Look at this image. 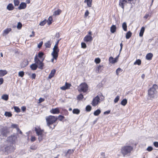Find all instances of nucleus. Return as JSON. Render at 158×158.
<instances>
[{
  "instance_id": "nucleus-1",
  "label": "nucleus",
  "mask_w": 158,
  "mask_h": 158,
  "mask_svg": "<svg viewBox=\"0 0 158 158\" xmlns=\"http://www.w3.org/2000/svg\"><path fill=\"white\" fill-rule=\"evenodd\" d=\"M45 119L47 125L49 128L52 130L54 129L57 124L56 123L58 119L57 116L50 115L46 117Z\"/></svg>"
},
{
  "instance_id": "nucleus-2",
  "label": "nucleus",
  "mask_w": 158,
  "mask_h": 158,
  "mask_svg": "<svg viewBox=\"0 0 158 158\" xmlns=\"http://www.w3.org/2000/svg\"><path fill=\"white\" fill-rule=\"evenodd\" d=\"M44 53L43 52H40L38 55H36L34 58V61L39 65V68L42 69L44 66L43 61L45 59Z\"/></svg>"
},
{
  "instance_id": "nucleus-3",
  "label": "nucleus",
  "mask_w": 158,
  "mask_h": 158,
  "mask_svg": "<svg viewBox=\"0 0 158 158\" xmlns=\"http://www.w3.org/2000/svg\"><path fill=\"white\" fill-rule=\"evenodd\" d=\"M35 131L37 135L38 136V139L39 141L40 142L42 141L45 137V135L44 134V130L41 129L39 127H37L35 128Z\"/></svg>"
},
{
  "instance_id": "nucleus-4",
  "label": "nucleus",
  "mask_w": 158,
  "mask_h": 158,
  "mask_svg": "<svg viewBox=\"0 0 158 158\" xmlns=\"http://www.w3.org/2000/svg\"><path fill=\"white\" fill-rule=\"evenodd\" d=\"M158 86L156 84H154L152 87L148 90V97L150 98H154L157 93L156 89L158 88Z\"/></svg>"
},
{
  "instance_id": "nucleus-5",
  "label": "nucleus",
  "mask_w": 158,
  "mask_h": 158,
  "mask_svg": "<svg viewBox=\"0 0 158 158\" xmlns=\"http://www.w3.org/2000/svg\"><path fill=\"white\" fill-rule=\"evenodd\" d=\"M88 86L85 82L81 83L78 86L77 89L80 92L86 93L88 90Z\"/></svg>"
},
{
  "instance_id": "nucleus-6",
  "label": "nucleus",
  "mask_w": 158,
  "mask_h": 158,
  "mask_svg": "<svg viewBox=\"0 0 158 158\" xmlns=\"http://www.w3.org/2000/svg\"><path fill=\"white\" fill-rule=\"evenodd\" d=\"M60 49L58 47L54 46L53 49V51L52 53V55L53 57L52 61L53 62L54 59L56 60L58 56V53L59 52Z\"/></svg>"
},
{
  "instance_id": "nucleus-7",
  "label": "nucleus",
  "mask_w": 158,
  "mask_h": 158,
  "mask_svg": "<svg viewBox=\"0 0 158 158\" xmlns=\"http://www.w3.org/2000/svg\"><path fill=\"white\" fill-rule=\"evenodd\" d=\"M92 32L89 31L88 33V35H86L84 38V40L85 42L87 43L91 42L93 40V38L91 36Z\"/></svg>"
},
{
  "instance_id": "nucleus-8",
  "label": "nucleus",
  "mask_w": 158,
  "mask_h": 158,
  "mask_svg": "<svg viewBox=\"0 0 158 158\" xmlns=\"http://www.w3.org/2000/svg\"><path fill=\"white\" fill-rule=\"evenodd\" d=\"M100 100L98 96H97L93 99L91 103L92 105L94 106H96L100 102Z\"/></svg>"
},
{
  "instance_id": "nucleus-9",
  "label": "nucleus",
  "mask_w": 158,
  "mask_h": 158,
  "mask_svg": "<svg viewBox=\"0 0 158 158\" xmlns=\"http://www.w3.org/2000/svg\"><path fill=\"white\" fill-rule=\"evenodd\" d=\"M9 141L12 143H15L17 139V136L15 135H11L8 137Z\"/></svg>"
},
{
  "instance_id": "nucleus-10",
  "label": "nucleus",
  "mask_w": 158,
  "mask_h": 158,
  "mask_svg": "<svg viewBox=\"0 0 158 158\" xmlns=\"http://www.w3.org/2000/svg\"><path fill=\"white\" fill-rule=\"evenodd\" d=\"M121 152L124 156L127 154L128 152V146H124L122 148Z\"/></svg>"
},
{
  "instance_id": "nucleus-11",
  "label": "nucleus",
  "mask_w": 158,
  "mask_h": 158,
  "mask_svg": "<svg viewBox=\"0 0 158 158\" xmlns=\"http://www.w3.org/2000/svg\"><path fill=\"white\" fill-rule=\"evenodd\" d=\"M71 86V84L66 82L65 85L60 87V89L62 90H65L69 89Z\"/></svg>"
},
{
  "instance_id": "nucleus-12",
  "label": "nucleus",
  "mask_w": 158,
  "mask_h": 158,
  "mask_svg": "<svg viewBox=\"0 0 158 158\" xmlns=\"http://www.w3.org/2000/svg\"><path fill=\"white\" fill-rule=\"evenodd\" d=\"M50 112L53 114H58L60 113L59 108L57 107L52 109L50 110Z\"/></svg>"
},
{
  "instance_id": "nucleus-13",
  "label": "nucleus",
  "mask_w": 158,
  "mask_h": 158,
  "mask_svg": "<svg viewBox=\"0 0 158 158\" xmlns=\"http://www.w3.org/2000/svg\"><path fill=\"white\" fill-rule=\"evenodd\" d=\"M27 6V4L26 3L22 2L19 4V6L18 7V9L19 10L24 9L26 8Z\"/></svg>"
},
{
  "instance_id": "nucleus-14",
  "label": "nucleus",
  "mask_w": 158,
  "mask_h": 158,
  "mask_svg": "<svg viewBox=\"0 0 158 158\" xmlns=\"http://www.w3.org/2000/svg\"><path fill=\"white\" fill-rule=\"evenodd\" d=\"M127 0H119V5L123 8H124V6L125 5L127 4Z\"/></svg>"
},
{
  "instance_id": "nucleus-15",
  "label": "nucleus",
  "mask_w": 158,
  "mask_h": 158,
  "mask_svg": "<svg viewBox=\"0 0 158 158\" xmlns=\"http://www.w3.org/2000/svg\"><path fill=\"white\" fill-rule=\"evenodd\" d=\"M30 68L32 70H35L37 68H39V65L35 62V63L32 64L31 65Z\"/></svg>"
},
{
  "instance_id": "nucleus-16",
  "label": "nucleus",
  "mask_w": 158,
  "mask_h": 158,
  "mask_svg": "<svg viewBox=\"0 0 158 158\" xmlns=\"http://www.w3.org/2000/svg\"><path fill=\"white\" fill-rule=\"evenodd\" d=\"M56 72V70L55 69H53L52 70L51 72V73L49 74L48 76V78L49 79H51L53 77Z\"/></svg>"
},
{
  "instance_id": "nucleus-17",
  "label": "nucleus",
  "mask_w": 158,
  "mask_h": 158,
  "mask_svg": "<svg viewBox=\"0 0 158 158\" xmlns=\"http://www.w3.org/2000/svg\"><path fill=\"white\" fill-rule=\"evenodd\" d=\"M9 132L7 131V128H6V129H2L1 131V133L3 136H6L7 134Z\"/></svg>"
},
{
  "instance_id": "nucleus-18",
  "label": "nucleus",
  "mask_w": 158,
  "mask_h": 158,
  "mask_svg": "<svg viewBox=\"0 0 158 158\" xmlns=\"http://www.w3.org/2000/svg\"><path fill=\"white\" fill-rule=\"evenodd\" d=\"M15 148L11 146H8L6 147L5 148V149L6 151L7 152H10L9 151L10 149H12L13 150V151H14L15 150Z\"/></svg>"
},
{
  "instance_id": "nucleus-19",
  "label": "nucleus",
  "mask_w": 158,
  "mask_h": 158,
  "mask_svg": "<svg viewBox=\"0 0 158 158\" xmlns=\"http://www.w3.org/2000/svg\"><path fill=\"white\" fill-rule=\"evenodd\" d=\"M6 9L9 10H12L14 9V7L12 3H9L7 6Z\"/></svg>"
},
{
  "instance_id": "nucleus-20",
  "label": "nucleus",
  "mask_w": 158,
  "mask_h": 158,
  "mask_svg": "<svg viewBox=\"0 0 158 158\" xmlns=\"http://www.w3.org/2000/svg\"><path fill=\"white\" fill-rule=\"evenodd\" d=\"M153 56V55L152 53H148L146 56V59L148 60H151L152 59Z\"/></svg>"
},
{
  "instance_id": "nucleus-21",
  "label": "nucleus",
  "mask_w": 158,
  "mask_h": 158,
  "mask_svg": "<svg viewBox=\"0 0 158 158\" xmlns=\"http://www.w3.org/2000/svg\"><path fill=\"white\" fill-rule=\"evenodd\" d=\"M92 1L93 0H85L84 2L87 3V5L89 7H91Z\"/></svg>"
},
{
  "instance_id": "nucleus-22",
  "label": "nucleus",
  "mask_w": 158,
  "mask_h": 158,
  "mask_svg": "<svg viewBox=\"0 0 158 158\" xmlns=\"http://www.w3.org/2000/svg\"><path fill=\"white\" fill-rule=\"evenodd\" d=\"M11 31V28H7L5 29L3 32V35H6L10 31Z\"/></svg>"
},
{
  "instance_id": "nucleus-23",
  "label": "nucleus",
  "mask_w": 158,
  "mask_h": 158,
  "mask_svg": "<svg viewBox=\"0 0 158 158\" xmlns=\"http://www.w3.org/2000/svg\"><path fill=\"white\" fill-rule=\"evenodd\" d=\"M62 11L60 9H58L57 10L55 11L53 14V15L56 16L60 15Z\"/></svg>"
},
{
  "instance_id": "nucleus-24",
  "label": "nucleus",
  "mask_w": 158,
  "mask_h": 158,
  "mask_svg": "<svg viewBox=\"0 0 158 158\" xmlns=\"http://www.w3.org/2000/svg\"><path fill=\"white\" fill-rule=\"evenodd\" d=\"M7 73L6 70H0V77L4 76Z\"/></svg>"
},
{
  "instance_id": "nucleus-25",
  "label": "nucleus",
  "mask_w": 158,
  "mask_h": 158,
  "mask_svg": "<svg viewBox=\"0 0 158 158\" xmlns=\"http://www.w3.org/2000/svg\"><path fill=\"white\" fill-rule=\"evenodd\" d=\"M47 23L49 25L52 24V16L49 17L48 20H47Z\"/></svg>"
},
{
  "instance_id": "nucleus-26",
  "label": "nucleus",
  "mask_w": 158,
  "mask_h": 158,
  "mask_svg": "<svg viewBox=\"0 0 158 158\" xmlns=\"http://www.w3.org/2000/svg\"><path fill=\"white\" fill-rule=\"evenodd\" d=\"M116 29V27L114 25H112L110 27V32L112 33H114Z\"/></svg>"
},
{
  "instance_id": "nucleus-27",
  "label": "nucleus",
  "mask_w": 158,
  "mask_h": 158,
  "mask_svg": "<svg viewBox=\"0 0 158 158\" xmlns=\"http://www.w3.org/2000/svg\"><path fill=\"white\" fill-rule=\"evenodd\" d=\"M109 60L110 63L112 64H114L117 62V60H116L115 58L114 59L112 57L110 56L109 58Z\"/></svg>"
},
{
  "instance_id": "nucleus-28",
  "label": "nucleus",
  "mask_w": 158,
  "mask_h": 158,
  "mask_svg": "<svg viewBox=\"0 0 158 158\" xmlns=\"http://www.w3.org/2000/svg\"><path fill=\"white\" fill-rule=\"evenodd\" d=\"M144 31L145 27H142L139 33V36H140L142 37L143 36Z\"/></svg>"
},
{
  "instance_id": "nucleus-29",
  "label": "nucleus",
  "mask_w": 158,
  "mask_h": 158,
  "mask_svg": "<svg viewBox=\"0 0 158 158\" xmlns=\"http://www.w3.org/2000/svg\"><path fill=\"white\" fill-rule=\"evenodd\" d=\"M51 45V43L50 41H48L45 44V45L46 48H50Z\"/></svg>"
},
{
  "instance_id": "nucleus-30",
  "label": "nucleus",
  "mask_w": 158,
  "mask_h": 158,
  "mask_svg": "<svg viewBox=\"0 0 158 158\" xmlns=\"http://www.w3.org/2000/svg\"><path fill=\"white\" fill-rule=\"evenodd\" d=\"M73 114H78L80 113V110L78 109H74L73 110Z\"/></svg>"
},
{
  "instance_id": "nucleus-31",
  "label": "nucleus",
  "mask_w": 158,
  "mask_h": 158,
  "mask_svg": "<svg viewBox=\"0 0 158 158\" xmlns=\"http://www.w3.org/2000/svg\"><path fill=\"white\" fill-rule=\"evenodd\" d=\"M62 111L61 113H62L63 115L66 116L68 115L69 113L67 110L62 109Z\"/></svg>"
},
{
  "instance_id": "nucleus-32",
  "label": "nucleus",
  "mask_w": 158,
  "mask_h": 158,
  "mask_svg": "<svg viewBox=\"0 0 158 158\" xmlns=\"http://www.w3.org/2000/svg\"><path fill=\"white\" fill-rule=\"evenodd\" d=\"M2 98L4 100L7 101L9 98L8 95L7 94H3L2 95Z\"/></svg>"
},
{
  "instance_id": "nucleus-33",
  "label": "nucleus",
  "mask_w": 158,
  "mask_h": 158,
  "mask_svg": "<svg viewBox=\"0 0 158 158\" xmlns=\"http://www.w3.org/2000/svg\"><path fill=\"white\" fill-rule=\"evenodd\" d=\"M101 112V110L99 109H98L94 112V114L95 116H98Z\"/></svg>"
},
{
  "instance_id": "nucleus-34",
  "label": "nucleus",
  "mask_w": 158,
  "mask_h": 158,
  "mask_svg": "<svg viewBox=\"0 0 158 158\" xmlns=\"http://www.w3.org/2000/svg\"><path fill=\"white\" fill-rule=\"evenodd\" d=\"M14 3L15 6H18L20 3V0H14Z\"/></svg>"
},
{
  "instance_id": "nucleus-35",
  "label": "nucleus",
  "mask_w": 158,
  "mask_h": 158,
  "mask_svg": "<svg viewBox=\"0 0 158 158\" xmlns=\"http://www.w3.org/2000/svg\"><path fill=\"white\" fill-rule=\"evenodd\" d=\"M4 115L6 116L10 117L12 116V114L10 112H6L5 113Z\"/></svg>"
},
{
  "instance_id": "nucleus-36",
  "label": "nucleus",
  "mask_w": 158,
  "mask_h": 158,
  "mask_svg": "<svg viewBox=\"0 0 158 158\" xmlns=\"http://www.w3.org/2000/svg\"><path fill=\"white\" fill-rule=\"evenodd\" d=\"M122 27L124 31H127V25L125 22H124L123 23Z\"/></svg>"
},
{
  "instance_id": "nucleus-37",
  "label": "nucleus",
  "mask_w": 158,
  "mask_h": 158,
  "mask_svg": "<svg viewBox=\"0 0 158 158\" xmlns=\"http://www.w3.org/2000/svg\"><path fill=\"white\" fill-rule=\"evenodd\" d=\"M103 65H99L96 69L97 72V73H99L100 70H102V68H103Z\"/></svg>"
},
{
  "instance_id": "nucleus-38",
  "label": "nucleus",
  "mask_w": 158,
  "mask_h": 158,
  "mask_svg": "<svg viewBox=\"0 0 158 158\" xmlns=\"http://www.w3.org/2000/svg\"><path fill=\"white\" fill-rule=\"evenodd\" d=\"M47 23V20L45 19L44 20L41 21L39 24V25L41 26H44Z\"/></svg>"
},
{
  "instance_id": "nucleus-39",
  "label": "nucleus",
  "mask_w": 158,
  "mask_h": 158,
  "mask_svg": "<svg viewBox=\"0 0 158 158\" xmlns=\"http://www.w3.org/2000/svg\"><path fill=\"white\" fill-rule=\"evenodd\" d=\"M141 60L140 59H138L136 60L134 63V64H137L138 65H140L141 64Z\"/></svg>"
},
{
  "instance_id": "nucleus-40",
  "label": "nucleus",
  "mask_w": 158,
  "mask_h": 158,
  "mask_svg": "<svg viewBox=\"0 0 158 158\" xmlns=\"http://www.w3.org/2000/svg\"><path fill=\"white\" fill-rule=\"evenodd\" d=\"M91 107L89 105L87 106L85 108V110L87 112H89L91 110Z\"/></svg>"
},
{
  "instance_id": "nucleus-41",
  "label": "nucleus",
  "mask_w": 158,
  "mask_h": 158,
  "mask_svg": "<svg viewBox=\"0 0 158 158\" xmlns=\"http://www.w3.org/2000/svg\"><path fill=\"white\" fill-rule=\"evenodd\" d=\"M127 103V100L126 99H123L121 102V104L123 106H125Z\"/></svg>"
},
{
  "instance_id": "nucleus-42",
  "label": "nucleus",
  "mask_w": 158,
  "mask_h": 158,
  "mask_svg": "<svg viewBox=\"0 0 158 158\" xmlns=\"http://www.w3.org/2000/svg\"><path fill=\"white\" fill-rule=\"evenodd\" d=\"M11 127L12 128L16 129L17 130H19V128L18 127V125L16 124H12L11 125Z\"/></svg>"
},
{
  "instance_id": "nucleus-43",
  "label": "nucleus",
  "mask_w": 158,
  "mask_h": 158,
  "mask_svg": "<svg viewBox=\"0 0 158 158\" xmlns=\"http://www.w3.org/2000/svg\"><path fill=\"white\" fill-rule=\"evenodd\" d=\"M57 118L59 121H62L64 119V117L63 115H60Z\"/></svg>"
},
{
  "instance_id": "nucleus-44",
  "label": "nucleus",
  "mask_w": 158,
  "mask_h": 158,
  "mask_svg": "<svg viewBox=\"0 0 158 158\" xmlns=\"http://www.w3.org/2000/svg\"><path fill=\"white\" fill-rule=\"evenodd\" d=\"M83 95L81 94H80L78 95L77 97V99L78 100H81L83 98Z\"/></svg>"
},
{
  "instance_id": "nucleus-45",
  "label": "nucleus",
  "mask_w": 158,
  "mask_h": 158,
  "mask_svg": "<svg viewBox=\"0 0 158 158\" xmlns=\"http://www.w3.org/2000/svg\"><path fill=\"white\" fill-rule=\"evenodd\" d=\"M14 108L15 112L17 113H19L20 112V110L18 107L15 106Z\"/></svg>"
},
{
  "instance_id": "nucleus-46",
  "label": "nucleus",
  "mask_w": 158,
  "mask_h": 158,
  "mask_svg": "<svg viewBox=\"0 0 158 158\" xmlns=\"http://www.w3.org/2000/svg\"><path fill=\"white\" fill-rule=\"evenodd\" d=\"M22 23L20 22H19L18 23V25L17 26V28L19 29H21L22 27Z\"/></svg>"
},
{
  "instance_id": "nucleus-47",
  "label": "nucleus",
  "mask_w": 158,
  "mask_h": 158,
  "mask_svg": "<svg viewBox=\"0 0 158 158\" xmlns=\"http://www.w3.org/2000/svg\"><path fill=\"white\" fill-rule=\"evenodd\" d=\"M89 11L88 10H86L85 11V13L84 15V17L85 18H86L89 15Z\"/></svg>"
},
{
  "instance_id": "nucleus-48",
  "label": "nucleus",
  "mask_w": 158,
  "mask_h": 158,
  "mask_svg": "<svg viewBox=\"0 0 158 158\" xmlns=\"http://www.w3.org/2000/svg\"><path fill=\"white\" fill-rule=\"evenodd\" d=\"M96 64H99L101 62V60L99 58H95L94 60Z\"/></svg>"
},
{
  "instance_id": "nucleus-49",
  "label": "nucleus",
  "mask_w": 158,
  "mask_h": 158,
  "mask_svg": "<svg viewBox=\"0 0 158 158\" xmlns=\"http://www.w3.org/2000/svg\"><path fill=\"white\" fill-rule=\"evenodd\" d=\"M24 72L23 71H20L19 73V75L21 77H23L24 75Z\"/></svg>"
},
{
  "instance_id": "nucleus-50",
  "label": "nucleus",
  "mask_w": 158,
  "mask_h": 158,
  "mask_svg": "<svg viewBox=\"0 0 158 158\" xmlns=\"http://www.w3.org/2000/svg\"><path fill=\"white\" fill-rule=\"evenodd\" d=\"M81 47L82 48L85 49L86 48L87 46L85 43L82 42L81 43Z\"/></svg>"
},
{
  "instance_id": "nucleus-51",
  "label": "nucleus",
  "mask_w": 158,
  "mask_h": 158,
  "mask_svg": "<svg viewBox=\"0 0 158 158\" xmlns=\"http://www.w3.org/2000/svg\"><path fill=\"white\" fill-rule=\"evenodd\" d=\"M119 99V97L118 96H117L114 99V102L115 103H117Z\"/></svg>"
},
{
  "instance_id": "nucleus-52",
  "label": "nucleus",
  "mask_w": 158,
  "mask_h": 158,
  "mask_svg": "<svg viewBox=\"0 0 158 158\" xmlns=\"http://www.w3.org/2000/svg\"><path fill=\"white\" fill-rule=\"evenodd\" d=\"M36 140V137L34 136H31V141L33 142Z\"/></svg>"
},
{
  "instance_id": "nucleus-53",
  "label": "nucleus",
  "mask_w": 158,
  "mask_h": 158,
  "mask_svg": "<svg viewBox=\"0 0 158 158\" xmlns=\"http://www.w3.org/2000/svg\"><path fill=\"white\" fill-rule=\"evenodd\" d=\"M43 44V41H41L40 42L38 45V47L39 48H40L42 46Z\"/></svg>"
},
{
  "instance_id": "nucleus-54",
  "label": "nucleus",
  "mask_w": 158,
  "mask_h": 158,
  "mask_svg": "<svg viewBox=\"0 0 158 158\" xmlns=\"http://www.w3.org/2000/svg\"><path fill=\"white\" fill-rule=\"evenodd\" d=\"M121 71H122V70L120 68H118L116 70V73L117 74V75H118L119 72H121Z\"/></svg>"
},
{
  "instance_id": "nucleus-55",
  "label": "nucleus",
  "mask_w": 158,
  "mask_h": 158,
  "mask_svg": "<svg viewBox=\"0 0 158 158\" xmlns=\"http://www.w3.org/2000/svg\"><path fill=\"white\" fill-rule=\"evenodd\" d=\"M152 150L153 148L151 146L148 147L147 149V150L149 152H151L152 151Z\"/></svg>"
},
{
  "instance_id": "nucleus-56",
  "label": "nucleus",
  "mask_w": 158,
  "mask_h": 158,
  "mask_svg": "<svg viewBox=\"0 0 158 158\" xmlns=\"http://www.w3.org/2000/svg\"><path fill=\"white\" fill-rule=\"evenodd\" d=\"M44 99L42 98H40L39 100V103H40L44 101Z\"/></svg>"
},
{
  "instance_id": "nucleus-57",
  "label": "nucleus",
  "mask_w": 158,
  "mask_h": 158,
  "mask_svg": "<svg viewBox=\"0 0 158 158\" xmlns=\"http://www.w3.org/2000/svg\"><path fill=\"white\" fill-rule=\"evenodd\" d=\"M153 144L154 146L156 148L158 147V142H155L153 143Z\"/></svg>"
},
{
  "instance_id": "nucleus-58",
  "label": "nucleus",
  "mask_w": 158,
  "mask_h": 158,
  "mask_svg": "<svg viewBox=\"0 0 158 158\" xmlns=\"http://www.w3.org/2000/svg\"><path fill=\"white\" fill-rule=\"evenodd\" d=\"M110 110H108L104 112V114H108L110 113Z\"/></svg>"
},
{
  "instance_id": "nucleus-59",
  "label": "nucleus",
  "mask_w": 158,
  "mask_h": 158,
  "mask_svg": "<svg viewBox=\"0 0 158 158\" xmlns=\"http://www.w3.org/2000/svg\"><path fill=\"white\" fill-rule=\"evenodd\" d=\"M73 152V150H71V149H68L66 154H68V153H70V154L72 153Z\"/></svg>"
},
{
  "instance_id": "nucleus-60",
  "label": "nucleus",
  "mask_w": 158,
  "mask_h": 158,
  "mask_svg": "<svg viewBox=\"0 0 158 158\" xmlns=\"http://www.w3.org/2000/svg\"><path fill=\"white\" fill-rule=\"evenodd\" d=\"M60 39L58 40L56 42L55 46H56V47H58V44L59 43V41H60Z\"/></svg>"
},
{
  "instance_id": "nucleus-61",
  "label": "nucleus",
  "mask_w": 158,
  "mask_h": 158,
  "mask_svg": "<svg viewBox=\"0 0 158 158\" xmlns=\"http://www.w3.org/2000/svg\"><path fill=\"white\" fill-rule=\"evenodd\" d=\"M32 35H30V37H34L35 36V32L34 31H33L32 32Z\"/></svg>"
},
{
  "instance_id": "nucleus-62",
  "label": "nucleus",
  "mask_w": 158,
  "mask_h": 158,
  "mask_svg": "<svg viewBox=\"0 0 158 158\" xmlns=\"http://www.w3.org/2000/svg\"><path fill=\"white\" fill-rule=\"evenodd\" d=\"M36 148L35 145L31 146L30 147V149L33 150H35Z\"/></svg>"
},
{
  "instance_id": "nucleus-63",
  "label": "nucleus",
  "mask_w": 158,
  "mask_h": 158,
  "mask_svg": "<svg viewBox=\"0 0 158 158\" xmlns=\"http://www.w3.org/2000/svg\"><path fill=\"white\" fill-rule=\"evenodd\" d=\"M4 81V80L3 78H0V85L2 84Z\"/></svg>"
},
{
  "instance_id": "nucleus-64",
  "label": "nucleus",
  "mask_w": 158,
  "mask_h": 158,
  "mask_svg": "<svg viewBox=\"0 0 158 158\" xmlns=\"http://www.w3.org/2000/svg\"><path fill=\"white\" fill-rule=\"evenodd\" d=\"M36 77V74L35 73H33L32 74V76H31V77L32 78L35 79Z\"/></svg>"
}]
</instances>
